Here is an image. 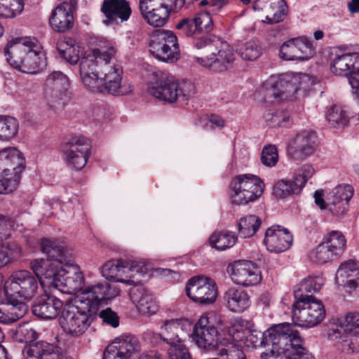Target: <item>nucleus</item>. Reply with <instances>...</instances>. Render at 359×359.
I'll use <instances>...</instances> for the list:
<instances>
[{
  "label": "nucleus",
  "instance_id": "obj_63",
  "mask_svg": "<svg viewBox=\"0 0 359 359\" xmlns=\"http://www.w3.org/2000/svg\"><path fill=\"white\" fill-rule=\"evenodd\" d=\"M314 172L315 170L311 165L305 164L301 167L298 172L294 176V178L302 189L307 180L313 176Z\"/></svg>",
  "mask_w": 359,
  "mask_h": 359
},
{
  "label": "nucleus",
  "instance_id": "obj_21",
  "mask_svg": "<svg viewBox=\"0 0 359 359\" xmlns=\"http://www.w3.org/2000/svg\"><path fill=\"white\" fill-rule=\"evenodd\" d=\"M286 339L280 345L276 355H284L286 359H313L312 355L302 346V339L294 327L290 324Z\"/></svg>",
  "mask_w": 359,
  "mask_h": 359
},
{
  "label": "nucleus",
  "instance_id": "obj_2",
  "mask_svg": "<svg viewBox=\"0 0 359 359\" xmlns=\"http://www.w3.org/2000/svg\"><path fill=\"white\" fill-rule=\"evenodd\" d=\"M4 54L13 68L27 74H36L46 66L44 53L35 38H17L9 41Z\"/></svg>",
  "mask_w": 359,
  "mask_h": 359
},
{
  "label": "nucleus",
  "instance_id": "obj_57",
  "mask_svg": "<svg viewBox=\"0 0 359 359\" xmlns=\"http://www.w3.org/2000/svg\"><path fill=\"white\" fill-rule=\"evenodd\" d=\"M278 160V150L274 145H269L264 147L262 156V163L267 167H273Z\"/></svg>",
  "mask_w": 359,
  "mask_h": 359
},
{
  "label": "nucleus",
  "instance_id": "obj_46",
  "mask_svg": "<svg viewBox=\"0 0 359 359\" xmlns=\"http://www.w3.org/2000/svg\"><path fill=\"white\" fill-rule=\"evenodd\" d=\"M18 122L11 116H0V140L8 141L17 134Z\"/></svg>",
  "mask_w": 359,
  "mask_h": 359
},
{
  "label": "nucleus",
  "instance_id": "obj_39",
  "mask_svg": "<svg viewBox=\"0 0 359 359\" xmlns=\"http://www.w3.org/2000/svg\"><path fill=\"white\" fill-rule=\"evenodd\" d=\"M302 187L292 177L291 180H278L273 186V194L278 198H285L292 194H298L301 191Z\"/></svg>",
  "mask_w": 359,
  "mask_h": 359
},
{
  "label": "nucleus",
  "instance_id": "obj_4",
  "mask_svg": "<svg viewBox=\"0 0 359 359\" xmlns=\"http://www.w3.org/2000/svg\"><path fill=\"white\" fill-rule=\"evenodd\" d=\"M196 46L203 49L205 55L198 57L197 62L205 67L215 72L226 70L234 61L233 48L217 36H203L198 39Z\"/></svg>",
  "mask_w": 359,
  "mask_h": 359
},
{
  "label": "nucleus",
  "instance_id": "obj_14",
  "mask_svg": "<svg viewBox=\"0 0 359 359\" xmlns=\"http://www.w3.org/2000/svg\"><path fill=\"white\" fill-rule=\"evenodd\" d=\"M63 158L68 167L80 170L86 165L90 154L89 140L80 136H73L63 146Z\"/></svg>",
  "mask_w": 359,
  "mask_h": 359
},
{
  "label": "nucleus",
  "instance_id": "obj_40",
  "mask_svg": "<svg viewBox=\"0 0 359 359\" xmlns=\"http://www.w3.org/2000/svg\"><path fill=\"white\" fill-rule=\"evenodd\" d=\"M323 241L337 257L341 256L346 250V240L340 231H332L328 233Z\"/></svg>",
  "mask_w": 359,
  "mask_h": 359
},
{
  "label": "nucleus",
  "instance_id": "obj_28",
  "mask_svg": "<svg viewBox=\"0 0 359 359\" xmlns=\"http://www.w3.org/2000/svg\"><path fill=\"white\" fill-rule=\"evenodd\" d=\"M52 29L58 33H64L74 25L73 12L67 1L60 4L53 11L49 18Z\"/></svg>",
  "mask_w": 359,
  "mask_h": 359
},
{
  "label": "nucleus",
  "instance_id": "obj_9",
  "mask_svg": "<svg viewBox=\"0 0 359 359\" xmlns=\"http://www.w3.org/2000/svg\"><path fill=\"white\" fill-rule=\"evenodd\" d=\"M91 313L86 305L76 299L74 304H67L62 311L59 323L67 334L74 337L82 335L90 327Z\"/></svg>",
  "mask_w": 359,
  "mask_h": 359
},
{
  "label": "nucleus",
  "instance_id": "obj_25",
  "mask_svg": "<svg viewBox=\"0 0 359 359\" xmlns=\"http://www.w3.org/2000/svg\"><path fill=\"white\" fill-rule=\"evenodd\" d=\"M41 250L48 257L46 262L53 267H58L67 263L69 259L67 255V247L62 241L57 239L43 238L40 243ZM46 261V259H43Z\"/></svg>",
  "mask_w": 359,
  "mask_h": 359
},
{
  "label": "nucleus",
  "instance_id": "obj_54",
  "mask_svg": "<svg viewBox=\"0 0 359 359\" xmlns=\"http://www.w3.org/2000/svg\"><path fill=\"white\" fill-rule=\"evenodd\" d=\"M217 354L224 359H247L244 352L233 343H227L224 347H221Z\"/></svg>",
  "mask_w": 359,
  "mask_h": 359
},
{
  "label": "nucleus",
  "instance_id": "obj_19",
  "mask_svg": "<svg viewBox=\"0 0 359 359\" xmlns=\"http://www.w3.org/2000/svg\"><path fill=\"white\" fill-rule=\"evenodd\" d=\"M317 148L316 133L302 130L293 137L287 144V153L294 159H304L313 155Z\"/></svg>",
  "mask_w": 359,
  "mask_h": 359
},
{
  "label": "nucleus",
  "instance_id": "obj_22",
  "mask_svg": "<svg viewBox=\"0 0 359 359\" xmlns=\"http://www.w3.org/2000/svg\"><path fill=\"white\" fill-rule=\"evenodd\" d=\"M292 74L273 75L263 86L266 98L287 99L294 96Z\"/></svg>",
  "mask_w": 359,
  "mask_h": 359
},
{
  "label": "nucleus",
  "instance_id": "obj_26",
  "mask_svg": "<svg viewBox=\"0 0 359 359\" xmlns=\"http://www.w3.org/2000/svg\"><path fill=\"white\" fill-rule=\"evenodd\" d=\"M101 11L107 18L106 25L116 22L117 19L121 22L127 21L132 13L129 2L126 0H104Z\"/></svg>",
  "mask_w": 359,
  "mask_h": 359
},
{
  "label": "nucleus",
  "instance_id": "obj_53",
  "mask_svg": "<svg viewBox=\"0 0 359 359\" xmlns=\"http://www.w3.org/2000/svg\"><path fill=\"white\" fill-rule=\"evenodd\" d=\"M176 28L180 35L186 37H190L198 33L194 17L182 18L177 24Z\"/></svg>",
  "mask_w": 359,
  "mask_h": 359
},
{
  "label": "nucleus",
  "instance_id": "obj_59",
  "mask_svg": "<svg viewBox=\"0 0 359 359\" xmlns=\"http://www.w3.org/2000/svg\"><path fill=\"white\" fill-rule=\"evenodd\" d=\"M46 83L49 86H55L58 88L66 89L69 85V80L62 72L55 71L50 73L47 76Z\"/></svg>",
  "mask_w": 359,
  "mask_h": 359
},
{
  "label": "nucleus",
  "instance_id": "obj_23",
  "mask_svg": "<svg viewBox=\"0 0 359 359\" xmlns=\"http://www.w3.org/2000/svg\"><path fill=\"white\" fill-rule=\"evenodd\" d=\"M292 242V236L286 229L280 226H273L267 229L264 243L266 249L276 253H280L290 248Z\"/></svg>",
  "mask_w": 359,
  "mask_h": 359
},
{
  "label": "nucleus",
  "instance_id": "obj_31",
  "mask_svg": "<svg viewBox=\"0 0 359 359\" xmlns=\"http://www.w3.org/2000/svg\"><path fill=\"white\" fill-rule=\"evenodd\" d=\"M130 297L138 311L144 315H153L157 305L147 288L142 285L133 286L130 290Z\"/></svg>",
  "mask_w": 359,
  "mask_h": 359
},
{
  "label": "nucleus",
  "instance_id": "obj_43",
  "mask_svg": "<svg viewBox=\"0 0 359 359\" xmlns=\"http://www.w3.org/2000/svg\"><path fill=\"white\" fill-rule=\"evenodd\" d=\"M261 219L255 215L241 218L238 222V233L242 238L252 236L259 229Z\"/></svg>",
  "mask_w": 359,
  "mask_h": 359
},
{
  "label": "nucleus",
  "instance_id": "obj_1",
  "mask_svg": "<svg viewBox=\"0 0 359 359\" xmlns=\"http://www.w3.org/2000/svg\"><path fill=\"white\" fill-rule=\"evenodd\" d=\"M30 268L38 276H45L47 285L64 293H74L83 289L84 276L79 267L68 260L58 267H53L43 259H36L30 262Z\"/></svg>",
  "mask_w": 359,
  "mask_h": 359
},
{
  "label": "nucleus",
  "instance_id": "obj_35",
  "mask_svg": "<svg viewBox=\"0 0 359 359\" xmlns=\"http://www.w3.org/2000/svg\"><path fill=\"white\" fill-rule=\"evenodd\" d=\"M325 280L320 276H309L303 279L294 287L295 301H306L316 299L313 294L318 292L324 285Z\"/></svg>",
  "mask_w": 359,
  "mask_h": 359
},
{
  "label": "nucleus",
  "instance_id": "obj_60",
  "mask_svg": "<svg viewBox=\"0 0 359 359\" xmlns=\"http://www.w3.org/2000/svg\"><path fill=\"white\" fill-rule=\"evenodd\" d=\"M313 254L315 261L319 263H326L337 258L323 241L318 245Z\"/></svg>",
  "mask_w": 359,
  "mask_h": 359
},
{
  "label": "nucleus",
  "instance_id": "obj_58",
  "mask_svg": "<svg viewBox=\"0 0 359 359\" xmlns=\"http://www.w3.org/2000/svg\"><path fill=\"white\" fill-rule=\"evenodd\" d=\"M346 334V339L342 343V351L346 353H359V331Z\"/></svg>",
  "mask_w": 359,
  "mask_h": 359
},
{
  "label": "nucleus",
  "instance_id": "obj_13",
  "mask_svg": "<svg viewBox=\"0 0 359 359\" xmlns=\"http://www.w3.org/2000/svg\"><path fill=\"white\" fill-rule=\"evenodd\" d=\"M104 50L100 46L87 51L79 63L80 76L83 84L86 88L98 92L102 82V78L98 76L100 74L98 63H100Z\"/></svg>",
  "mask_w": 359,
  "mask_h": 359
},
{
  "label": "nucleus",
  "instance_id": "obj_11",
  "mask_svg": "<svg viewBox=\"0 0 359 359\" xmlns=\"http://www.w3.org/2000/svg\"><path fill=\"white\" fill-rule=\"evenodd\" d=\"M149 50L163 62H173L180 56L177 38L172 31L156 29L151 36Z\"/></svg>",
  "mask_w": 359,
  "mask_h": 359
},
{
  "label": "nucleus",
  "instance_id": "obj_49",
  "mask_svg": "<svg viewBox=\"0 0 359 359\" xmlns=\"http://www.w3.org/2000/svg\"><path fill=\"white\" fill-rule=\"evenodd\" d=\"M236 51L243 60H255L260 56L262 48L257 42L250 41L241 44Z\"/></svg>",
  "mask_w": 359,
  "mask_h": 359
},
{
  "label": "nucleus",
  "instance_id": "obj_42",
  "mask_svg": "<svg viewBox=\"0 0 359 359\" xmlns=\"http://www.w3.org/2000/svg\"><path fill=\"white\" fill-rule=\"evenodd\" d=\"M353 195V188L349 184H343L334 187L326 197L327 205L339 204L342 201H349Z\"/></svg>",
  "mask_w": 359,
  "mask_h": 359
},
{
  "label": "nucleus",
  "instance_id": "obj_64",
  "mask_svg": "<svg viewBox=\"0 0 359 359\" xmlns=\"http://www.w3.org/2000/svg\"><path fill=\"white\" fill-rule=\"evenodd\" d=\"M99 316L102 318L104 323L112 326L113 327H116L119 325L118 316L110 308L101 311L99 313Z\"/></svg>",
  "mask_w": 359,
  "mask_h": 359
},
{
  "label": "nucleus",
  "instance_id": "obj_50",
  "mask_svg": "<svg viewBox=\"0 0 359 359\" xmlns=\"http://www.w3.org/2000/svg\"><path fill=\"white\" fill-rule=\"evenodd\" d=\"M37 332L29 323L20 325L15 330L14 337L20 343H31L37 338Z\"/></svg>",
  "mask_w": 359,
  "mask_h": 359
},
{
  "label": "nucleus",
  "instance_id": "obj_8",
  "mask_svg": "<svg viewBox=\"0 0 359 359\" xmlns=\"http://www.w3.org/2000/svg\"><path fill=\"white\" fill-rule=\"evenodd\" d=\"M222 319L215 312L202 315L194 325L192 338L197 346L203 350L210 351L220 349V334L218 327Z\"/></svg>",
  "mask_w": 359,
  "mask_h": 359
},
{
  "label": "nucleus",
  "instance_id": "obj_51",
  "mask_svg": "<svg viewBox=\"0 0 359 359\" xmlns=\"http://www.w3.org/2000/svg\"><path fill=\"white\" fill-rule=\"evenodd\" d=\"M291 81L293 86L294 95L300 90L306 93L313 86V81L307 74H292Z\"/></svg>",
  "mask_w": 359,
  "mask_h": 359
},
{
  "label": "nucleus",
  "instance_id": "obj_30",
  "mask_svg": "<svg viewBox=\"0 0 359 359\" xmlns=\"http://www.w3.org/2000/svg\"><path fill=\"white\" fill-rule=\"evenodd\" d=\"M120 276L117 282L130 285H139L144 276L145 266L135 260L121 259Z\"/></svg>",
  "mask_w": 359,
  "mask_h": 359
},
{
  "label": "nucleus",
  "instance_id": "obj_45",
  "mask_svg": "<svg viewBox=\"0 0 359 359\" xmlns=\"http://www.w3.org/2000/svg\"><path fill=\"white\" fill-rule=\"evenodd\" d=\"M237 238L231 232L214 233L209 238L212 248L218 250H224L231 248L236 242Z\"/></svg>",
  "mask_w": 359,
  "mask_h": 359
},
{
  "label": "nucleus",
  "instance_id": "obj_15",
  "mask_svg": "<svg viewBox=\"0 0 359 359\" xmlns=\"http://www.w3.org/2000/svg\"><path fill=\"white\" fill-rule=\"evenodd\" d=\"M186 293L190 299L200 304H211L217 297V287L214 280L208 276L191 278L186 285Z\"/></svg>",
  "mask_w": 359,
  "mask_h": 359
},
{
  "label": "nucleus",
  "instance_id": "obj_3",
  "mask_svg": "<svg viewBox=\"0 0 359 359\" xmlns=\"http://www.w3.org/2000/svg\"><path fill=\"white\" fill-rule=\"evenodd\" d=\"M290 323L276 325L264 333L256 330H243L241 326L233 325L229 329V334L236 341H243L248 346L257 348L261 346H271V353L276 355L280 350V345L289 332Z\"/></svg>",
  "mask_w": 359,
  "mask_h": 359
},
{
  "label": "nucleus",
  "instance_id": "obj_10",
  "mask_svg": "<svg viewBox=\"0 0 359 359\" xmlns=\"http://www.w3.org/2000/svg\"><path fill=\"white\" fill-rule=\"evenodd\" d=\"M232 203L237 205L247 204L259 198L264 191V184L262 180L251 174L241 175L236 177L231 184Z\"/></svg>",
  "mask_w": 359,
  "mask_h": 359
},
{
  "label": "nucleus",
  "instance_id": "obj_12",
  "mask_svg": "<svg viewBox=\"0 0 359 359\" xmlns=\"http://www.w3.org/2000/svg\"><path fill=\"white\" fill-rule=\"evenodd\" d=\"M325 316L324 306L317 299L295 301L292 305V320L300 327H314L324 319Z\"/></svg>",
  "mask_w": 359,
  "mask_h": 359
},
{
  "label": "nucleus",
  "instance_id": "obj_6",
  "mask_svg": "<svg viewBox=\"0 0 359 359\" xmlns=\"http://www.w3.org/2000/svg\"><path fill=\"white\" fill-rule=\"evenodd\" d=\"M25 168V159L15 148L8 147L0 151V194L15 190Z\"/></svg>",
  "mask_w": 359,
  "mask_h": 359
},
{
  "label": "nucleus",
  "instance_id": "obj_34",
  "mask_svg": "<svg viewBox=\"0 0 359 359\" xmlns=\"http://www.w3.org/2000/svg\"><path fill=\"white\" fill-rule=\"evenodd\" d=\"M183 320L180 319L165 320L161 326V331L158 334L151 331H147L144 333V337L146 339L159 335L163 341L170 345L180 343L182 342L180 335Z\"/></svg>",
  "mask_w": 359,
  "mask_h": 359
},
{
  "label": "nucleus",
  "instance_id": "obj_24",
  "mask_svg": "<svg viewBox=\"0 0 359 359\" xmlns=\"http://www.w3.org/2000/svg\"><path fill=\"white\" fill-rule=\"evenodd\" d=\"M24 356L26 359H74L60 348L44 341L30 344Z\"/></svg>",
  "mask_w": 359,
  "mask_h": 359
},
{
  "label": "nucleus",
  "instance_id": "obj_62",
  "mask_svg": "<svg viewBox=\"0 0 359 359\" xmlns=\"http://www.w3.org/2000/svg\"><path fill=\"white\" fill-rule=\"evenodd\" d=\"M340 327L346 333H354L359 328V313L348 314L340 322Z\"/></svg>",
  "mask_w": 359,
  "mask_h": 359
},
{
  "label": "nucleus",
  "instance_id": "obj_5",
  "mask_svg": "<svg viewBox=\"0 0 359 359\" xmlns=\"http://www.w3.org/2000/svg\"><path fill=\"white\" fill-rule=\"evenodd\" d=\"M104 54L100 63H98L100 74L103 75L100 87V93H107L116 96H121L131 93L133 90L132 83L128 80L122 81V69L116 64L114 58V48L111 46H102Z\"/></svg>",
  "mask_w": 359,
  "mask_h": 359
},
{
  "label": "nucleus",
  "instance_id": "obj_61",
  "mask_svg": "<svg viewBox=\"0 0 359 359\" xmlns=\"http://www.w3.org/2000/svg\"><path fill=\"white\" fill-rule=\"evenodd\" d=\"M168 353L169 359H191L188 349L182 342L170 345Z\"/></svg>",
  "mask_w": 359,
  "mask_h": 359
},
{
  "label": "nucleus",
  "instance_id": "obj_41",
  "mask_svg": "<svg viewBox=\"0 0 359 359\" xmlns=\"http://www.w3.org/2000/svg\"><path fill=\"white\" fill-rule=\"evenodd\" d=\"M263 117L266 125L271 128H286L292 123L289 114L283 110H268Z\"/></svg>",
  "mask_w": 359,
  "mask_h": 359
},
{
  "label": "nucleus",
  "instance_id": "obj_38",
  "mask_svg": "<svg viewBox=\"0 0 359 359\" xmlns=\"http://www.w3.org/2000/svg\"><path fill=\"white\" fill-rule=\"evenodd\" d=\"M111 344L123 352L128 359L141 350V345L138 339L133 334L122 335L116 339Z\"/></svg>",
  "mask_w": 359,
  "mask_h": 359
},
{
  "label": "nucleus",
  "instance_id": "obj_37",
  "mask_svg": "<svg viewBox=\"0 0 359 359\" xmlns=\"http://www.w3.org/2000/svg\"><path fill=\"white\" fill-rule=\"evenodd\" d=\"M226 306L230 311L241 313L250 306V298L243 290L229 288L224 295Z\"/></svg>",
  "mask_w": 359,
  "mask_h": 359
},
{
  "label": "nucleus",
  "instance_id": "obj_44",
  "mask_svg": "<svg viewBox=\"0 0 359 359\" xmlns=\"http://www.w3.org/2000/svg\"><path fill=\"white\" fill-rule=\"evenodd\" d=\"M269 6L266 11V20L269 23L274 24L283 21L287 12V5L284 0H269Z\"/></svg>",
  "mask_w": 359,
  "mask_h": 359
},
{
  "label": "nucleus",
  "instance_id": "obj_56",
  "mask_svg": "<svg viewBox=\"0 0 359 359\" xmlns=\"http://www.w3.org/2000/svg\"><path fill=\"white\" fill-rule=\"evenodd\" d=\"M194 18L198 33L209 32L212 29L213 22L210 13H199Z\"/></svg>",
  "mask_w": 359,
  "mask_h": 359
},
{
  "label": "nucleus",
  "instance_id": "obj_52",
  "mask_svg": "<svg viewBox=\"0 0 359 359\" xmlns=\"http://www.w3.org/2000/svg\"><path fill=\"white\" fill-rule=\"evenodd\" d=\"M20 254V248L13 243H3L0 245V268L16 258Z\"/></svg>",
  "mask_w": 359,
  "mask_h": 359
},
{
  "label": "nucleus",
  "instance_id": "obj_48",
  "mask_svg": "<svg viewBox=\"0 0 359 359\" xmlns=\"http://www.w3.org/2000/svg\"><path fill=\"white\" fill-rule=\"evenodd\" d=\"M23 8V0H0V16L14 18L22 11Z\"/></svg>",
  "mask_w": 359,
  "mask_h": 359
},
{
  "label": "nucleus",
  "instance_id": "obj_36",
  "mask_svg": "<svg viewBox=\"0 0 359 359\" xmlns=\"http://www.w3.org/2000/svg\"><path fill=\"white\" fill-rule=\"evenodd\" d=\"M359 65V53H344L337 55L331 63L332 72L338 75H348L351 76L358 72Z\"/></svg>",
  "mask_w": 359,
  "mask_h": 359
},
{
  "label": "nucleus",
  "instance_id": "obj_33",
  "mask_svg": "<svg viewBox=\"0 0 359 359\" xmlns=\"http://www.w3.org/2000/svg\"><path fill=\"white\" fill-rule=\"evenodd\" d=\"M148 93L159 100L172 103L177 99L179 86L177 82L169 79L157 81L149 86Z\"/></svg>",
  "mask_w": 359,
  "mask_h": 359
},
{
  "label": "nucleus",
  "instance_id": "obj_17",
  "mask_svg": "<svg viewBox=\"0 0 359 359\" xmlns=\"http://www.w3.org/2000/svg\"><path fill=\"white\" fill-rule=\"evenodd\" d=\"M119 290L107 281L98 283L86 288L78 299L86 305L91 313H97L100 304L118 296Z\"/></svg>",
  "mask_w": 359,
  "mask_h": 359
},
{
  "label": "nucleus",
  "instance_id": "obj_29",
  "mask_svg": "<svg viewBox=\"0 0 359 359\" xmlns=\"http://www.w3.org/2000/svg\"><path fill=\"white\" fill-rule=\"evenodd\" d=\"M28 310L27 305L17 297H6L0 304V323L10 324L22 318Z\"/></svg>",
  "mask_w": 359,
  "mask_h": 359
},
{
  "label": "nucleus",
  "instance_id": "obj_55",
  "mask_svg": "<svg viewBox=\"0 0 359 359\" xmlns=\"http://www.w3.org/2000/svg\"><path fill=\"white\" fill-rule=\"evenodd\" d=\"M121 259L111 260L106 262L102 267V276L106 279L117 282L120 276Z\"/></svg>",
  "mask_w": 359,
  "mask_h": 359
},
{
  "label": "nucleus",
  "instance_id": "obj_47",
  "mask_svg": "<svg viewBox=\"0 0 359 359\" xmlns=\"http://www.w3.org/2000/svg\"><path fill=\"white\" fill-rule=\"evenodd\" d=\"M327 119L332 127L337 128H344L348 123L346 111L341 106L337 105L329 109Z\"/></svg>",
  "mask_w": 359,
  "mask_h": 359
},
{
  "label": "nucleus",
  "instance_id": "obj_20",
  "mask_svg": "<svg viewBox=\"0 0 359 359\" xmlns=\"http://www.w3.org/2000/svg\"><path fill=\"white\" fill-rule=\"evenodd\" d=\"M314 53L311 42L305 37L288 40L283 43L279 51L280 57L285 60H307Z\"/></svg>",
  "mask_w": 359,
  "mask_h": 359
},
{
  "label": "nucleus",
  "instance_id": "obj_32",
  "mask_svg": "<svg viewBox=\"0 0 359 359\" xmlns=\"http://www.w3.org/2000/svg\"><path fill=\"white\" fill-rule=\"evenodd\" d=\"M335 279L339 285L355 289L359 285V262L355 259L342 262L337 271Z\"/></svg>",
  "mask_w": 359,
  "mask_h": 359
},
{
  "label": "nucleus",
  "instance_id": "obj_16",
  "mask_svg": "<svg viewBox=\"0 0 359 359\" xmlns=\"http://www.w3.org/2000/svg\"><path fill=\"white\" fill-rule=\"evenodd\" d=\"M139 8L149 25L163 27L169 18L172 0H140Z\"/></svg>",
  "mask_w": 359,
  "mask_h": 359
},
{
  "label": "nucleus",
  "instance_id": "obj_18",
  "mask_svg": "<svg viewBox=\"0 0 359 359\" xmlns=\"http://www.w3.org/2000/svg\"><path fill=\"white\" fill-rule=\"evenodd\" d=\"M233 283L243 287L256 285L262 280L261 272L252 262L239 260L227 268Z\"/></svg>",
  "mask_w": 359,
  "mask_h": 359
},
{
  "label": "nucleus",
  "instance_id": "obj_7",
  "mask_svg": "<svg viewBox=\"0 0 359 359\" xmlns=\"http://www.w3.org/2000/svg\"><path fill=\"white\" fill-rule=\"evenodd\" d=\"M27 270H20L13 273L4 283V292L6 297L31 299L37 293L39 285H47L45 276H38Z\"/></svg>",
  "mask_w": 359,
  "mask_h": 359
},
{
  "label": "nucleus",
  "instance_id": "obj_27",
  "mask_svg": "<svg viewBox=\"0 0 359 359\" xmlns=\"http://www.w3.org/2000/svg\"><path fill=\"white\" fill-rule=\"evenodd\" d=\"M63 306L62 302L57 297L44 294L39 297L32 306L34 315L41 318H55Z\"/></svg>",
  "mask_w": 359,
  "mask_h": 359
}]
</instances>
